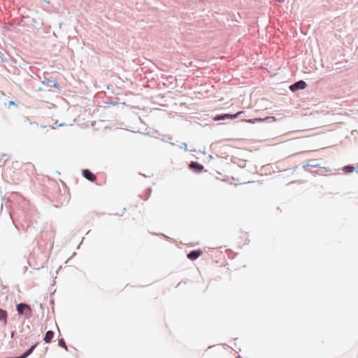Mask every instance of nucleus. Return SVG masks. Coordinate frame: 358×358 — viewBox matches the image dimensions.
<instances>
[{
	"instance_id": "1",
	"label": "nucleus",
	"mask_w": 358,
	"mask_h": 358,
	"mask_svg": "<svg viewBox=\"0 0 358 358\" xmlns=\"http://www.w3.org/2000/svg\"><path fill=\"white\" fill-rule=\"evenodd\" d=\"M16 310L19 315H24L27 318H29L31 315V308L30 306L25 303L17 304Z\"/></svg>"
},
{
	"instance_id": "2",
	"label": "nucleus",
	"mask_w": 358,
	"mask_h": 358,
	"mask_svg": "<svg viewBox=\"0 0 358 358\" xmlns=\"http://www.w3.org/2000/svg\"><path fill=\"white\" fill-rule=\"evenodd\" d=\"M243 113V111H240V112H238L233 115L228 114V113H223V114H220V115H217L215 116L213 120L215 121H220V120H224L226 119H235V118H237Z\"/></svg>"
},
{
	"instance_id": "3",
	"label": "nucleus",
	"mask_w": 358,
	"mask_h": 358,
	"mask_svg": "<svg viewBox=\"0 0 358 358\" xmlns=\"http://www.w3.org/2000/svg\"><path fill=\"white\" fill-rule=\"evenodd\" d=\"M306 87V83L303 80H299L289 86V89L292 92H296L299 90H303Z\"/></svg>"
},
{
	"instance_id": "4",
	"label": "nucleus",
	"mask_w": 358,
	"mask_h": 358,
	"mask_svg": "<svg viewBox=\"0 0 358 358\" xmlns=\"http://www.w3.org/2000/svg\"><path fill=\"white\" fill-rule=\"evenodd\" d=\"M17 196H18L17 193L13 192L8 198L3 199V202L1 204V210L3 209V206H5L6 208H8L13 199H15Z\"/></svg>"
},
{
	"instance_id": "5",
	"label": "nucleus",
	"mask_w": 358,
	"mask_h": 358,
	"mask_svg": "<svg viewBox=\"0 0 358 358\" xmlns=\"http://www.w3.org/2000/svg\"><path fill=\"white\" fill-rule=\"evenodd\" d=\"M189 168L196 173H200L203 169V166L196 162H191Z\"/></svg>"
},
{
	"instance_id": "6",
	"label": "nucleus",
	"mask_w": 358,
	"mask_h": 358,
	"mask_svg": "<svg viewBox=\"0 0 358 358\" xmlns=\"http://www.w3.org/2000/svg\"><path fill=\"white\" fill-rule=\"evenodd\" d=\"M201 254L202 251L201 250H194L187 254V258L190 260H195L199 258Z\"/></svg>"
},
{
	"instance_id": "7",
	"label": "nucleus",
	"mask_w": 358,
	"mask_h": 358,
	"mask_svg": "<svg viewBox=\"0 0 358 358\" xmlns=\"http://www.w3.org/2000/svg\"><path fill=\"white\" fill-rule=\"evenodd\" d=\"M83 176L91 182L96 180V176L88 169H83L82 172Z\"/></svg>"
},
{
	"instance_id": "8",
	"label": "nucleus",
	"mask_w": 358,
	"mask_h": 358,
	"mask_svg": "<svg viewBox=\"0 0 358 358\" xmlns=\"http://www.w3.org/2000/svg\"><path fill=\"white\" fill-rule=\"evenodd\" d=\"M42 83L44 85H47L49 87L59 88V85L50 78H45Z\"/></svg>"
},
{
	"instance_id": "9",
	"label": "nucleus",
	"mask_w": 358,
	"mask_h": 358,
	"mask_svg": "<svg viewBox=\"0 0 358 358\" xmlns=\"http://www.w3.org/2000/svg\"><path fill=\"white\" fill-rule=\"evenodd\" d=\"M55 333L52 330H49L45 333L43 340L45 343H50L54 337Z\"/></svg>"
},
{
	"instance_id": "10",
	"label": "nucleus",
	"mask_w": 358,
	"mask_h": 358,
	"mask_svg": "<svg viewBox=\"0 0 358 358\" xmlns=\"http://www.w3.org/2000/svg\"><path fill=\"white\" fill-rule=\"evenodd\" d=\"M303 167H306V170H308V167L317 168L320 167V164L317 159H311L306 165H304Z\"/></svg>"
},
{
	"instance_id": "11",
	"label": "nucleus",
	"mask_w": 358,
	"mask_h": 358,
	"mask_svg": "<svg viewBox=\"0 0 358 358\" xmlns=\"http://www.w3.org/2000/svg\"><path fill=\"white\" fill-rule=\"evenodd\" d=\"M268 119V116H265L263 118H260V117H256V118H253V119H249V120H246L245 121L247 122H250V123H255V122H263V121H266Z\"/></svg>"
},
{
	"instance_id": "12",
	"label": "nucleus",
	"mask_w": 358,
	"mask_h": 358,
	"mask_svg": "<svg viewBox=\"0 0 358 358\" xmlns=\"http://www.w3.org/2000/svg\"><path fill=\"white\" fill-rule=\"evenodd\" d=\"M8 314L6 310L0 308V322L3 321L4 323L6 322Z\"/></svg>"
},
{
	"instance_id": "13",
	"label": "nucleus",
	"mask_w": 358,
	"mask_h": 358,
	"mask_svg": "<svg viewBox=\"0 0 358 358\" xmlns=\"http://www.w3.org/2000/svg\"><path fill=\"white\" fill-rule=\"evenodd\" d=\"M343 169L345 173H351L355 170V167L351 165H348L344 166Z\"/></svg>"
},
{
	"instance_id": "14",
	"label": "nucleus",
	"mask_w": 358,
	"mask_h": 358,
	"mask_svg": "<svg viewBox=\"0 0 358 358\" xmlns=\"http://www.w3.org/2000/svg\"><path fill=\"white\" fill-rule=\"evenodd\" d=\"M58 344L60 347L64 348L66 350H67V346L63 338L59 339Z\"/></svg>"
},
{
	"instance_id": "15",
	"label": "nucleus",
	"mask_w": 358,
	"mask_h": 358,
	"mask_svg": "<svg viewBox=\"0 0 358 358\" xmlns=\"http://www.w3.org/2000/svg\"><path fill=\"white\" fill-rule=\"evenodd\" d=\"M38 345V343L33 345L32 346H31L28 350H27V352L31 355L33 351L35 350V348H36V346Z\"/></svg>"
},
{
	"instance_id": "16",
	"label": "nucleus",
	"mask_w": 358,
	"mask_h": 358,
	"mask_svg": "<svg viewBox=\"0 0 358 358\" xmlns=\"http://www.w3.org/2000/svg\"><path fill=\"white\" fill-rule=\"evenodd\" d=\"M180 148H183L185 151H188L187 144L186 143H182L180 145H178Z\"/></svg>"
},
{
	"instance_id": "17",
	"label": "nucleus",
	"mask_w": 358,
	"mask_h": 358,
	"mask_svg": "<svg viewBox=\"0 0 358 358\" xmlns=\"http://www.w3.org/2000/svg\"><path fill=\"white\" fill-rule=\"evenodd\" d=\"M30 355L27 352V351L26 350L24 352H23L20 356H19V358H27Z\"/></svg>"
},
{
	"instance_id": "18",
	"label": "nucleus",
	"mask_w": 358,
	"mask_h": 358,
	"mask_svg": "<svg viewBox=\"0 0 358 358\" xmlns=\"http://www.w3.org/2000/svg\"><path fill=\"white\" fill-rule=\"evenodd\" d=\"M29 215L28 213H25V215H24V221L25 223L28 222L29 221Z\"/></svg>"
},
{
	"instance_id": "19",
	"label": "nucleus",
	"mask_w": 358,
	"mask_h": 358,
	"mask_svg": "<svg viewBox=\"0 0 358 358\" xmlns=\"http://www.w3.org/2000/svg\"><path fill=\"white\" fill-rule=\"evenodd\" d=\"M147 191H148V196L147 198L145 199V200H147L148 198L149 197V196H150V193L152 192V189L150 187H149V188L147 189Z\"/></svg>"
},
{
	"instance_id": "20",
	"label": "nucleus",
	"mask_w": 358,
	"mask_h": 358,
	"mask_svg": "<svg viewBox=\"0 0 358 358\" xmlns=\"http://www.w3.org/2000/svg\"><path fill=\"white\" fill-rule=\"evenodd\" d=\"M31 227L30 224L29 223H27L26 229L25 230H28Z\"/></svg>"
},
{
	"instance_id": "21",
	"label": "nucleus",
	"mask_w": 358,
	"mask_h": 358,
	"mask_svg": "<svg viewBox=\"0 0 358 358\" xmlns=\"http://www.w3.org/2000/svg\"><path fill=\"white\" fill-rule=\"evenodd\" d=\"M356 133H357V130H353V131H352L351 134L352 135H356Z\"/></svg>"
},
{
	"instance_id": "22",
	"label": "nucleus",
	"mask_w": 358,
	"mask_h": 358,
	"mask_svg": "<svg viewBox=\"0 0 358 358\" xmlns=\"http://www.w3.org/2000/svg\"><path fill=\"white\" fill-rule=\"evenodd\" d=\"M269 119H270V120H273V121H275V117L270 116V117H269Z\"/></svg>"
},
{
	"instance_id": "23",
	"label": "nucleus",
	"mask_w": 358,
	"mask_h": 358,
	"mask_svg": "<svg viewBox=\"0 0 358 358\" xmlns=\"http://www.w3.org/2000/svg\"><path fill=\"white\" fill-rule=\"evenodd\" d=\"M9 103H10V105H15V103L13 101H10L9 102Z\"/></svg>"
},
{
	"instance_id": "24",
	"label": "nucleus",
	"mask_w": 358,
	"mask_h": 358,
	"mask_svg": "<svg viewBox=\"0 0 358 358\" xmlns=\"http://www.w3.org/2000/svg\"><path fill=\"white\" fill-rule=\"evenodd\" d=\"M13 223H14V224H15V227H16L17 229H18L17 225L15 223V222H14V221H13Z\"/></svg>"
},
{
	"instance_id": "25",
	"label": "nucleus",
	"mask_w": 358,
	"mask_h": 358,
	"mask_svg": "<svg viewBox=\"0 0 358 358\" xmlns=\"http://www.w3.org/2000/svg\"><path fill=\"white\" fill-rule=\"evenodd\" d=\"M13 336H14V332L13 331V332L11 333V337L13 338Z\"/></svg>"
},
{
	"instance_id": "26",
	"label": "nucleus",
	"mask_w": 358,
	"mask_h": 358,
	"mask_svg": "<svg viewBox=\"0 0 358 358\" xmlns=\"http://www.w3.org/2000/svg\"><path fill=\"white\" fill-rule=\"evenodd\" d=\"M279 2H282L284 0H278Z\"/></svg>"
},
{
	"instance_id": "27",
	"label": "nucleus",
	"mask_w": 358,
	"mask_h": 358,
	"mask_svg": "<svg viewBox=\"0 0 358 358\" xmlns=\"http://www.w3.org/2000/svg\"><path fill=\"white\" fill-rule=\"evenodd\" d=\"M171 145H175V143H171Z\"/></svg>"
},
{
	"instance_id": "28",
	"label": "nucleus",
	"mask_w": 358,
	"mask_h": 358,
	"mask_svg": "<svg viewBox=\"0 0 358 358\" xmlns=\"http://www.w3.org/2000/svg\"><path fill=\"white\" fill-rule=\"evenodd\" d=\"M239 358V357H238Z\"/></svg>"
}]
</instances>
